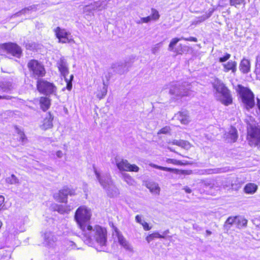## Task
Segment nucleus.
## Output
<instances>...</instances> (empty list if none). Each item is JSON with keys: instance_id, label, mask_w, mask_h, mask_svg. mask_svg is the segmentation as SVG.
Returning a JSON list of instances; mask_svg holds the SVG:
<instances>
[{"instance_id": "nucleus-1", "label": "nucleus", "mask_w": 260, "mask_h": 260, "mask_svg": "<svg viewBox=\"0 0 260 260\" xmlns=\"http://www.w3.org/2000/svg\"><path fill=\"white\" fill-rule=\"evenodd\" d=\"M82 234L84 236V242L89 246H92L94 241L102 247L106 245L107 230L100 225H95L94 226L91 225L88 232H84Z\"/></svg>"}, {"instance_id": "nucleus-2", "label": "nucleus", "mask_w": 260, "mask_h": 260, "mask_svg": "<svg viewBox=\"0 0 260 260\" xmlns=\"http://www.w3.org/2000/svg\"><path fill=\"white\" fill-rule=\"evenodd\" d=\"M91 215V210L85 206H81L76 210L75 220L82 233L88 232L91 226L90 224Z\"/></svg>"}, {"instance_id": "nucleus-3", "label": "nucleus", "mask_w": 260, "mask_h": 260, "mask_svg": "<svg viewBox=\"0 0 260 260\" xmlns=\"http://www.w3.org/2000/svg\"><path fill=\"white\" fill-rule=\"evenodd\" d=\"M213 87L216 90L215 96L222 104L228 106L232 103L230 91L221 80H215Z\"/></svg>"}, {"instance_id": "nucleus-4", "label": "nucleus", "mask_w": 260, "mask_h": 260, "mask_svg": "<svg viewBox=\"0 0 260 260\" xmlns=\"http://www.w3.org/2000/svg\"><path fill=\"white\" fill-rule=\"evenodd\" d=\"M236 90L247 110L254 106V95L250 89L239 84L238 85Z\"/></svg>"}, {"instance_id": "nucleus-5", "label": "nucleus", "mask_w": 260, "mask_h": 260, "mask_svg": "<svg viewBox=\"0 0 260 260\" xmlns=\"http://www.w3.org/2000/svg\"><path fill=\"white\" fill-rule=\"evenodd\" d=\"M30 76L35 79H41V78L45 76L46 70L44 65L39 61L32 59L27 63Z\"/></svg>"}, {"instance_id": "nucleus-6", "label": "nucleus", "mask_w": 260, "mask_h": 260, "mask_svg": "<svg viewBox=\"0 0 260 260\" xmlns=\"http://www.w3.org/2000/svg\"><path fill=\"white\" fill-rule=\"evenodd\" d=\"M37 88L39 92L46 96L56 95L57 87L53 83L44 79L37 80Z\"/></svg>"}, {"instance_id": "nucleus-7", "label": "nucleus", "mask_w": 260, "mask_h": 260, "mask_svg": "<svg viewBox=\"0 0 260 260\" xmlns=\"http://www.w3.org/2000/svg\"><path fill=\"white\" fill-rule=\"evenodd\" d=\"M6 54L20 58L22 54V50L15 43H7L0 44V54L5 55Z\"/></svg>"}, {"instance_id": "nucleus-8", "label": "nucleus", "mask_w": 260, "mask_h": 260, "mask_svg": "<svg viewBox=\"0 0 260 260\" xmlns=\"http://www.w3.org/2000/svg\"><path fill=\"white\" fill-rule=\"evenodd\" d=\"M57 64L61 75L64 77L67 83V89L68 90H71L72 88V81L74 78V75H71L70 76V79L67 78V76L69 74V69L67 61L64 58H61L58 62Z\"/></svg>"}, {"instance_id": "nucleus-9", "label": "nucleus", "mask_w": 260, "mask_h": 260, "mask_svg": "<svg viewBox=\"0 0 260 260\" xmlns=\"http://www.w3.org/2000/svg\"><path fill=\"white\" fill-rule=\"evenodd\" d=\"M115 162L118 169L121 171L138 172L139 170V168L136 165H131L127 160L120 157H115Z\"/></svg>"}, {"instance_id": "nucleus-10", "label": "nucleus", "mask_w": 260, "mask_h": 260, "mask_svg": "<svg viewBox=\"0 0 260 260\" xmlns=\"http://www.w3.org/2000/svg\"><path fill=\"white\" fill-rule=\"evenodd\" d=\"M107 4V0L94 2L83 7V13L86 15H93L94 11H101L105 9Z\"/></svg>"}, {"instance_id": "nucleus-11", "label": "nucleus", "mask_w": 260, "mask_h": 260, "mask_svg": "<svg viewBox=\"0 0 260 260\" xmlns=\"http://www.w3.org/2000/svg\"><path fill=\"white\" fill-rule=\"evenodd\" d=\"M75 194V191L72 188L67 186H63L62 189L57 193L53 194L54 199L60 203H67L68 195L73 196Z\"/></svg>"}, {"instance_id": "nucleus-12", "label": "nucleus", "mask_w": 260, "mask_h": 260, "mask_svg": "<svg viewBox=\"0 0 260 260\" xmlns=\"http://www.w3.org/2000/svg\"><path fill=\"white\" fill-rule=\"evenodd\" d=\"M93 168L96 179L103 189L114 182L109 173L101 174L95 168Z\"/></svg>"}, {"instance_id": "nucleus-13", "label": "nucleus", "mask_w": 260, "mask_h": 260, "mask_svg": "<svg viewBox=\"0 0 260 260\" xmlns=\"http://www.w3.org/2000/svg\"><path fill=\"white\" fill-rule=\"evenodd\" d=\"M55 35L58 39V42L61 43H71L73 40L69 38L71 34L65 29L57 27L54 30Z\"/></svg>"}, {"instance_id": "nucleus-14", "label": "nucleus", "mask_w": 260, "mask_h": 260, "mask_svg": "<svg viewBox=\"0 0 260 260\" xmlns=\"http://www.w3.org/2000/svg\"><path fill=\"white\" fill-rule=\"evenodd\" d=\"M43 244L48 248H53L57 241V237L50 231H46L43 235Z\"/></svg>"}, {"instance_id": "nucleus-15", "label": "nucleus", "mask_w": 260, "mask_h": 260, "mask_svg": "<svg viewBox=\"0 0 260 260\" xmlns=\"http://www.w3.org/2000/svg\"><path fill=\"white\" fill-rule=\"evenodd\" d=\"M248 133L255 144L260 147V127L255 125H250Z\"/></svg>"}, {"instance_id": "nucleus-16", "label": "nucleus", "mask_w": 260, "mask_h": 260, "mask_svg": "<svg viewBox=\"0 0 260 260\" xmlns=\"http://www.w3.org/2000/svg\"><path fill=\"white\" fill-rule=\"evenodd\" d=\"M224 138L228 142L232 143L236 142L238 138L237 129L233 126H231L229 131L224 134Z\"/></svg>"}, {"instance_id": "nucleus-17", "label": "nucleus", "mask_w": 260, "mask_h": 260, "mask_svg": "<svg viewBox=\"0 0 260 260\" xmlns=\"http://www.w3.org/2000/svg\"><path fill=\"white\" fill-rule=\"evenodd\" d=\"M104 190L105 191L107 196L110 198H116L119 194V190L113 182L110 185L106 187Z\"/></svg>"}, {"instance_id": "nucleus-18", "label": "nucleus", "mask_w": 260, "mask_h": 260, "mask_svg": "<svg viewBox=\"0 0 260 260\" xmlns=\"http://www.w3.org/2000/svg\"><path fill=\"white\" fill-rule=\"evenodd\" d=\"M112 69L115 73L121 75L128 70V66L126 63L117 62L112 64Z\"/></svg>"}, {"instance_id": "nucleus-19", "label": "nucleus", "mask_w": 260, "mask_h": 260, "mask_svg": "<svg viewBox=\"0 0 260 260\" xmlns=\"http://www.w3.org/2000/svg\"><path fill=\"white\" fill-rule=\"evenodd\" d=\"M52 208L54 211H57L60 214L69 213L73 209L70 206L57 204H53Z\"/></svg>"}, {"instance_id": "nucleus-20", "label": "nucleus", "mask_w": 260, "mask_h": 260, "mask_svg": "<svg viewBox=\"0 0 260 260\" xmlns=\"http://www.w3.org/2000/svg\"><path fill=\"white\" fill-rule=\"evenodd\" d=\"M115 232L119 244L123 246L125 249L127 250H131V247L130 245L128 244V242L123 236L121 233H120V232L117 230H115Z\"/></svg>"}, {"instance_id": "nucleus-21", "label": "nucleus", "mask_w": 260, "mask_h": 260, "mask_svg": "<svg viewBox=\"0 0 260 260\" xmlns=\"http://www.w3.org/2000/svg\"><path fill=\"white\" fill-rule=\"evenodd\" d=\"M222 66L224 72L232 71V73H235L237 71V62L235 61L230 60L227 63L222 64Z\"/></svg>"}, {"instance_id": "nucleus-22", "label": "nucleus", "mask_w": 260, "mask_h": 260, "mask_svg": "<svg viewBox=\"0 0 260 260\" xmlns=\"http://www.w3.org/2000/svg\"><path fill=\"white\" fill-rule=\"evenodd\" d=\"M191 121V117L188 112L185 110L180 111V122L182 124H187Z\"/></svg>"}, {"instance_id": "nucleus-23", "label": "nucleus", "mask_w": 260, "mask_h": 260, "mask_svg": "<svg viewBox=\"0 0 260 260\" xmlns=\"http://www.w3.org/2000/svg\"><path fill=\"white\" fill-rule=\"evenodd\" d=\"M53 117L50 114L48 113L47 114L46 117L44 118L43 123L42 125L43 129H47L51 128L53 126L52 120Z\"/></svg>"}, {"instance_id": "nucleus-24", "label": "nucleus", "mask_w": 260, "mask_h": 260, "mask_svg": "<svg viewBox=\"0 0 260 260\" xmlns=\"http://www.w3.org/2000/svg\"><path fill=\"white\" fill-rule=\"evenodd\" d=\"M239 69L243 73H248L250 70V61L247 59H243L240 63Z\"/></svg>"}, {"instance_id": "nucleus-25", "label": "nucleus", "mask_w": 260, "mask_h": 260, "mask_svg": "<svg viewBox=\"0 0 260 260\" xmlns=\"http://www.w3.org/2000/svg\"><path fill=\"white\" fill-rule=\"evenodd\" d=\"M0 88L3 92H10L14 86L11 81L6 80L0 82Z\"/></svg>"}, {"instance_id": "nucleus-26", "label": "nucleus", "mask_w": 260, "mask_h": 260, "mask_svg": "<svg viewBox=\"0 0 260 260\" xmlns=\"http://www.w3.org/2000/svg\"><path fill=\"white\" fill-rule=\"evenodd\" d=\"M38 5H33L30 6H29L27 8H25L21 10V11L16 13L12 16V17H16L17 16H19L22 14H25L28 13L29 11H35L38 9Z\"/></svg>"}, {"instance_id": "nucleus-27", "label": "nucleus", "mask_w": 260, "mask_h": 260, "mask_svg": "<svg viewBox=\"0 0 260 260\" xmlns=\"http://www.w3.org/2000/svg\"><path fill=\"white\" fill-rule=\"evenodd\" d=\"M107 87L108 85L104 81L102 86H100L97 90L96 96L98 98L102 99L105 97L107 93Z\"/></svg>"}, {"instance_id": "nucleus-28", "label": "nucleus", "mask_w": 260, "mask_h": 260, "mask_svg": "<svg viewBox=\"0 0 260 260\" xmlns=\"http://www.w3.org/2000/svg\"><path fill=\"white\" fill-rule=\"evenodd\" d=\"M41 108L44 111H47L50 106V100L48 97H41L40 99Z\"/></svg>"}, {"instance_id": "nucleus-29", "label": "nucleus", "mask_w": 260, "mask_h": 260, "mask_svg": "<svg viewBox=\"0 0 260 260\" xmlns=\"http://www.w3.org/2000/svg\"><path fill=\"white\" fill-rule=\"evenodd\" d=\"M178 42L179 38H174L171 40L169 45L168 50L171 52H173L175 53L174 56L177 55L179 53L178 49L175 47Z\"/></svg>"}, {"instance_id": "nucleus-30", "label": "nucleus", "mask_w": 260, "mask_h": 260, "mask_svg": "<svg viewBox=\"0 0 260 260\" xmlns=\"http://www.w3.org/2000/svg\"><path fill=\"white\" fill-rule=\"evenodd\" d=\"M257 188V186L256 184L249 183L245 186L244 190L246 193L252 194L256 191Z\"/></svg>"}, {"instance_id": "nucleus-31", "label": "nucleus", "mask_w": 260, "mask_h": 260, "mask_svg": "<svg viewBox=\"0 0 260 260\" xmlns=\"http://www.w3.org/2000/svg\"><path fill=\"white\" fill-rule=\"evenodd\" d=\"M147 188L150 190V192L154 194H158L160 191V188L157 184L155 183H149L147 184Z\"/></svg>"}, {"instance_id": "nucleus-32", "label": "nucleus", "mask_w": 260, "mask_h": 260, "mask_svg": "<svg viewBox=\"0 0 260 260\" xmlns=\"http://www.w3.org/2000/svg\"><path fill=\"white\" fill-rule=\"evenodd\" d=\"M5 181L7 184L11 185H16L19 184V179L14 174H12L10 176L6 177Z\"/></svg>"}, {"instance_id": "nucleus-33", "label": "nucleus", "mask_w": 260, "mask_h": 260, "mask_svg": "<svg viewBox=\"0 0 260 260\" xmlns=\"http://www.w3.org/2000/svg\"><path fill=\"white\" fill-rule=\"evenodd\" d=\"M122 178L127 184L129 185H135L136 182L135 180L128 174L126 173H122Z\"/></svg>"}, {"instance_id": "nucleus-34", "label": "nucleus", "mask_w": 260, "mask_h": 260, "mask_svg": "<svg viewBox=\"0 0 260 260\" xmlns=\"http://www.w3.org/2000/svg\"><path fill=\"white\" fill-rule=\"evenodd\" d=\"M179 91L178 84L177 82L170 84L169 92L171 94H178Z\"/></svg>"}, {"instance_id": "nucleus-35", "label": "nucleus", "mask_w": 260, "mask_h": 260, "mask_svg": "<svg viewBox=\"0 0 260 260\" xmlns=\"http://www.w3.org/2000/svg\"><path fill=\"white\" fill-rule=\"evenodd\" d=\"M255 72L257 78L260 80V55L256 57Z\"/></svg>"}, {"instance_id": "nucleus-36", "label": "nucleus", "mask_w": 260, "mask_h": 260, "mask_svg": "<svg viewBox=\"0 0 260 260\" xmlns=\"http://www.w3.org/2000/svg\"><path fill=\"white\" fill-rule=\"evenodd\" d=\"M237 221L236 224L239 228L245 227L246 226L247 223V220L242 217L237 216Z\"/></svg>"}, {"instance_id": "nucleus-37", "label": "nucleus", "mask_w": 260, "mask_h": 260, "mask_svg": "<svg viewBox=\"0 0 260 260\" xmlns=\"http://www.w3.org/2000/svg\"><path fill=\"white\" fill-rule=\"evenodd\" d=\"M164 237L160 235L158 232H155L151 234H149L146 238V240L148 243H150L155 238H163Z\"/></svg>"}, {"instance_id": "nucleus-38", "label": "nucleus", "mask_w": 260, "mask_h": 260, "mask_svg": "<svg viewBox=\"0 0 260 260\" xmlns=\"http://www.w3.org/2000/svg\"><path fill=\"white\" fill-rule=\"evenodd\" d=\"M206 173L208 174H217L221 173L222 172H225L227 171L226 168H216L214 169H209L205 171Z\"/></svg>"}, {"instance_id": "nucleus-39", "label": "nucleus", "mask_w": 260, "mask_h": 260, "mask_svg": "<svg viewBox=\"0 0 260 260\" xmlns=\"http://www.w3.org/2000/svg\"><path fill=\"white\" fill-rule=\"evenodd\" d=\"M237 216L236 217H229L225 222V224H224V226L228 228H230V225H231L232 224H236V222L237 221Z\"/></svg>"}, {"instance_id": "nucleus-40", "label": "nucleus", "mask_w": 260, "mask_h": 260, "mask_svg": "<svg viewBox=\"0 0 260 260\" xmlns=\"http://www.w3.org/2000/svg\"><path fill=\"white\" fill-rule=\"evenodd\" d=\"M153 166L155 168L158 169L159 170H163V171H168V172H173L176 174H178V172H179V170L177 169L159 166H157L156 165H153Z\"/></svg>"}, {"instance_id": "nucleus-41", "label": "nucleus", "mask_w": 260, "mask_h": 260, "mask_svg": "<svg viewBox=\"0 0 260 260\" xmlns=\"http://www.w3.org/2000/svg\"><path fill=\"white\" fill-rule=\"evenodd\" d=\"M64 245L67 250H71L76 248V244L71 241L67 240L65 242Z\"/></svg>"}, {"instance_id": "nucleus-42", "label": "nucleus", "mask_w": 260, "mask_h": 260, "mask_svg": "<svg viewBox=\"0 0 260 260\" xmlns=\"http://www.w3.org/2000/svg\"><path fill=\"white\" fill-rule=\"evenodd\" d=\"M192 94V91L189 89H184L183 91H181L180 88V99H182L184 97L190 96Z\"/></svg>"}, {"instance_id": "nucleus-43", "label": "nucleus", "mask_w": 260, "mask_h": 260, "mask_svg": "<svg viewBox=\"0 0 260 260\" xmlns=\"http://www.w3.org/2000/svg\"><path fill=\"white\" fill-rule=\"evenodd\" d=\"M230 4L232 6L237 7L238 5H245V0H230Z\"/></svg>"}, {"instance_id": "nucleus-44", "label": "nucleus", "mask_w": 260, "mask_h": 260, "mask_svg": "<svg viewBox=\"0 0 260 260\" xmlns=\"http://www.w3.org/2000/svg\"><path fill=\"white\" fill-rule=\"evenodd\" d=\"M149 16L151 17L152 20H156L159 18L158 12L153 8L151 9V14Z\"/></svg>"}, {"instance_id": "nucleus-45", "label": "nucleus", "mask_w": 260, "mask_h": 260, "mask_svg": "<svg viewBox=\"0 0 260 260\" xmlns=\"http://www.w3.org/2000/svg\"><path fill=\"white\" fill-rule=\"evenodd\" d=\"M25 47L27 49L34 50L36 49L37 45L32 42L28 41L25 44Z\"/></svg>"}, {"instance_id": "nucleus-46", "label": "nucleus", "mask_w": 260, "mask_h": 260, "mask_svg": "<svg viewBox=\"0 0 260 260\" xmlns=\"http://www.w3.org/2000/svg\"><path fill=\"white\" fill-rule=\"evenodd\" d=\"M180 147L186 150H188L190 148L191 145L188 142L181 140L180 141Z\"/></svg>"}, {"instance_id": "nucleus-47", "label": "nucleus", "mask_w": 260, "mask_h": 260, "mask_svg": "<svg viewBox=\"0 0 260 260\" xmlns=\"http://www.w3.org/2000/svg\"><path fill=\"white\" fill-rule=\"evenodd\" d=\"M162 42H160L154 45L151 49L152 53L155 54L159 51V48L162 46Z\"/></svg>"}, {"instance_id": "nucleus-48", "label": "nucleus", "mask_w": 260, "mask_h": 260, "mask_svg": "<svg viewBox=\"0 0 260 260\" xmlns=\"http://www.w3.org/2000/svg\"><path fill=\"white\" fill-rule=\"evenodd\" d=\"M231 57V54L226 53L224 56L219 58V61L220 62H224L228 60Z\"/></svg>"}, {"instance_id": "nucleus-49", "label": "nucleus", "mask_w": 260, "mask_h": 260, "mask_svg": "<svg viewBox=\"0 0 260 260\" xmlns=\"http://www.w3.org/2000/svg\"><path fill=\"white\" fill-rule=\"evenodd\" d=\"M18 134L19 135V138L21 140V142L22 143H24L25 140L26 139V137H25L24 134L23 132H22L20 131H19L18 132Z\"/></svg>"}, {"instance_id": "nucleus-50", "label": "nucleus", "mask_w": 260, "mask_h": 260, "mask_svg": "<svg viewBox=\"0 0 260 260\" xmlns=\"http://www.w3.org/2000/svg\"><path fill=\"white\" fill-rule=\"evenodd\" d=\"M141 225L143 226L144 230L145 231H148L151 229V227L149 226L148 223L145 221H143V223Z\"/></svg>"}, {"instance_id": "nucleus-51", "label": "nucleus", "mask_w": 260, "mask_h": 260, "mask_svg": "<svg viewBox=\"0 0 260 260\" xmlns=\"http://www.w3.org/2000/svg\"><path fill=\"white\" fill-rule=\"evenodd\" d=\"M169 130H170L169 127L166 126V127H165L161 128L159 131V132L158 133V134H167L168 133H169Z\"/></svg>"}, {"instance_id": "nucleus-52", "label": "nucleus", "mask_w": 260, "mask_h": 260, "mask_svg": "<svg viewBox=\"0 0 260 260\" xmlns=\"http://www.w3.org/2000/svg\"><path fill=\"white\" fill-rule=\"evenodd\" d=\"M135 220L137 222L142 224L144 221L142 220L141 216L137 215L135 217Z\"/></svg>"}, {"instance_id": "nucleus-53", "label": "nucleus", "mask_w": 260, "mask_h": 260, "mask_svg": "<svg viewBox=\"0 0 260 260\" xmlns=\"http://www.w3.org/2000/svg\"><path fill=\"white\" fill-rule=\"evenodd\" d=\"M151 20V17L148 16L146 17L141 18V21H143V23H148L150 22Z\"/></svg>"}, {"instance_id": "nucleus-54", "label": "nucleus", "mask_w": 260, "mask_h": 260, "mask_svg": "<svg viewBox=\"0 0 260 260\" xmlns=\"http://www.w3.org/2000/svg\"><path fill=\"white\" fill-rule=\"evenodd\" d=\"M180 175V174H190L191 173V171H188V170H183L180 169L179 171Z\"/></svg>"}, {"instance_id": "nucleus-55", "label": "nucleus", "mask_w": 260, "mask_h": 260, "mask_svg": "<svg viewBox=\"0 0 260 260\" xmlns=\"http://www.w3.org/2000/svg\"><path fill=\"white\" fill-rule=\"evenodd\" d=\"M182 190H184V191L186 193L190 194L191 193V189L188 186H185L183 188H182Z\"/></svg>"}, {"instance_id": "nucleus-56", "label": "nucleus", "mask_w": 260, "mask_h": 260, "mask_svg": "<svg viewBox=\"0 0 260 260\" xmlns=\"http://www.w3.org/2000/svg\"><path fill=\"white\" fill-rule=\"evenodd\" d=\"M56 155L58 158H61L63 156V154L61 150H58L56 152Z\"/></svg>"}, {"instance_id": "nucleus-57", "label": "nucleus", "mask_w": 260, "mask_h": 260, "mask_svg": "<svg viewBox=\"0 0 260 260\" xmlns=\"http://www.w3.org/2000/svg\"><path fill=\"white\" fill-rule=\"evenodd\" d=\"M13 98L12 96L10 95H0V99H6V100H11Z\"/></svg>"}, {"instance_id": "nucleus-58", "label": "nucleus", "mask_w": 260, "mask_h": 260, "mask_svg": "<svg viewBox=\"0 0 260 260\" xmlns=\"http://www.w3.org/2000/svg\"><path fill=\"white\" fill-rule=\"evenodd\" d=\"M232 187L233 189L238 190L239 188L241 187V185L238 184L235 185L233 183H232Z\"/></svg>"}, {"instance_id": "nucleus-59", "label": "nucleus", "mask_w": 260, "mask_h": 260, "mask_svg": "<svg viewBox=\"0 0 260 260\" xmlns=\"http://www.w3.org/2000/svg\"><path fill=\"white\" fill-rule=\"evenodd\" d=\"M185 40L189 41H192V42H197V39L194 37H190L188 38L185 39Z\"/></svg>"}, {"instance_id": "nucleus-60", "label": "nucleus", "mask_w": 260, "mask_h": 260, "mask_svg": "<svg viewBox=\"0 0 260 260\" xmlns=\"http://www.w3.org/2000/svg\"><path fill=\"white\" fill-rule=\"evenodd\" d=\"M5 198L3 196H0V207L4 202Z\"/></svg>"}, {"instance_id": "nucleus-61", "label": "nucleus", "mask_w": 260, "mask_h": 260, "mask_svg": "<svg viewBox=\"0 0 260 260\" xmlns=\"http://www.w3.org/2000/svg\"><path fill=\"white\" fill-rule=\"evenodd\" d=\"M212 13H213V11H210V13H209V14L204 18V19L210 17L211 16Z\"/></svg>"}, {"instance_id": "nucleus-62", "label": "nucleus", "mask_w": 260, "mask_h": 260, "mask_svg": "<svg viewBox=\"0 0 260 260\" xmlns=\"http://www.w3.org/2000/svg\"><path fill=\"white\" fill-rule=\"evenodd\" d=\"M257 107L260 111V100L257 99Z\"/></svg>"}, {"instance_id": "nucleus-63", "label": "nucleus", "mask_w": 260, "mask_h": 260, "mask_svg": "<svg viewBox=\"0 0 260 260\" xmlns=\"http://www.w3.org/2000/svg\"><path fill=\"white\" fill-rule=\"evenodd\" d=\"M206 232L208 236H210L212 234V232L209 230H206Z\"/></svg>"}, {"instance_id": "nucleus-64", "label": "nucleus", "mask_w": 260, "mask_h": 260, "mask_svg": "<svg viewBox=\"0 0 260 260\" xmlns=\"http://www.w3.org/2000/svg\"><path fill=\"white\" fill-rule=\"evenodd\" d=\"M136 23H138V24H140V23H143V21H141V18L140 20H139L138 21H137Z\"/></svg>"}]
</instances>
